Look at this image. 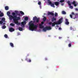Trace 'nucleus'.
<instances>
[{
	"instance_id": "39448f33",
	"label": "nucleus",
	"mask_w": 78,
	"mask_h": 78,
	"mask_svg": "<svg viewBox=\"0 0 78 78\" xmlns=\"http://www.w3.org/2000/svg\"><path fill=\"white\" fill-rule=\"evenodd\" d=\"M51 29V28L49 26H46L44 28L43 30L44 31H46L47 30H50Z\"/></svg>"
},
{
	"instance_id": "37998d69",
	"label": "nucleus",
	"mask_w": 78,
	"mask_h": 78,
	"mask_svg": "<svg viewBox=\"0 0 78 78\" xmlns=\"http://www.w3.org/2000/svg\"><path fill=\"white\" fill-rule=\"evenodd\" d=\"M70 30H72V27H70Z\"/></svg>"
},
{
	"instance_id": "bb28decb",
	"label": "nucleus",
	"mask_w": 78,
	"mask_h": 78,
	"mask_svg": "<svg viewBox=\"0 0 78 78\" xmlns=\"http://www.w3.org/2000/svg\"><path fill=\"white\" fill-rule=\"evenodd\" d=\"M65 23L66 24V25H69V22L68 21L67 22H65Z\"/></svg>"
},
{
	"instance_id": "4c0bfd02",
	"label": "nucleus",
	"mask_w": 78,
	"mask_h": 78,
	"mask_svg": "<svg viewBox=\"0 0 78 78\" xmlns=\"http://www.w3.org/2000/svg\"><path fill=\"white\" fill-rule=\"evenodd\" d=\"M70 16L71 18H73V16L72 15H70Z\"/></svg>"
},
{
	"instance_id": "4468645a",
	"label": "nucleus",
	"mask_w": 78,
	"mask_h": 78,
	"mask_svg": "<svg viewBox=\"0 0 78 78\" xmlns=\"http://www.w3.org/2000/svg\"><path fill=\"white\" fill-rule=\"evenodd\" d=\"M5 10H8L9 9V7L8 6H6L5 7Z\"/></svg>"
},
{
	"instance_id": "ddd939ff",
	"label": "nucleus",
	"mask_w": 78,
	"mask_h": 78,
	"mask_svg": "<svg viewBox=\"0 0 78 78\" xmlns=\"http://www.w3.org/2000/svg\"><path fill=\"white\" fill-rule=\"evenodd\" d=\"M39 27L40 28H43L44 27L41 24H39Z\"/></svg>"
},
{
	"instance_id": "7c9ffc66",
	"label": "nucleus",
	"mask_w": 78,
	"mask_h": 78,
	"mask_svg": "<svg viewBox=\"0 0 78 78\" xmlns=\"http://www.w3.org/2000/svg\"><path fill=\"white\" fill-rule=\"evenodd\" d=\"M64 2V0H60V3H62L63 2Z\"/></svg>"
},
{
	"instance_id": "9d476101",
	"label": "nucleus",
	"mask_w": 78,
	"mask_h": 78,
	"mask_svg": "<svg viewBox=\"0 0 78 78\" xmlns=\"http://www.w3.org/2000/svg\"><path fill=\"white\" fill-rule=\"evenodd\" d=\"M9 31L10 32H12V31H14V29L13 28H9Z\"/></svg>"
},
{
	"instance_id": "79ce46f5",
	"label": "nucleus",
	"mask_w": 78,
	"mask_h": 78,
	"mask_svg": "<svg viewBox=\"0 0 78 78\" xmlns=\"http://www.w3.org/2000/svg\"><path fill=\"white\" fill-rule=\"evenodd\" d=\"M58 30H62V29L61 27H59V28H58Z\"/></svg>"
},
{
	"instance_id": "09e8293b",
	"label": "nucleus",
	"mask_w": 78,
	"mask_h": 78,
	"mask_svg": "<svg viewBox=\"0 0 78 78\" xmlns=\"http://www.w3.org/2000/svg\"><path fill=\"white\" fill-rule=\"evenodd\" d=\"M5 23H3V25H5Z\"/></svg>"
},
{
	"instance_id": "cd10ccee",
	"label": "nucleus",
	"mask_w": 78,
	"mask_h": 78,
	"mask_svg": "<svg viewBox=\"0 0 78 78\" xmlns=\"http://www.w3.org/2000/svg\"><path fill=\"white\" fill-rule=\"evenodd\" d=\"M62 14H66V12L64 11H62Z\"/></svg>"
},
{
	"instance_id": "473e14b6",
	"label": "nucleus",
	"mask_w": 78,
	"mask_h": 78,
	"mask_svg": "<svg viewBox=\"0 0 78 78\" xmlns=\"http://www.w3.org/2000/svg\"><path fill=\"white\" fill-rule=\"evenodd\" d=\"M74 16H78V14L77 13H76L74 14Z\"/></svg>"
},
{
	"instance_id": "49530a36",
	"label": "nucleus",
	"mask_w": 78,
	"mask_h": 78,
	"mask_svg": "<svg viewBox=\"0 0 78 78\" xmlns=\"http://www.w3.org/2000/svg\"><path fill=\"white\" fill-rule=\"evenodd\" d=\"M75 18H76V16H75L74 18H73V19H75Z\"/></svg>"
},
{
	"instance_id": "f03ea898",
	"label": "nucleus",
	"mask_w": 78,
	"mask_h": 78,
	"mask_svg": "<svg viewBox=\"0 0 78 78\" xmlns=\"http://www.w3.org/2000/svg\"><path fill=\"white\" fill-rule=\"evenodd\" d=\"M29 30L31 31H36L37 28V26L36 25H34V23H33V21H31L29 23Z\"/></svg>"
},
{
	"instance_id": "f3484780",
	"label": "nucleus",
	"mask_w": 78,
	"mask_h": 78,
	"mask_svg": "<svg viewBox=\"0 0 78 78\" xmlns=\"http://www.w3.org/2000/svg\"><path fill=\"white\" fill-rule=\"evenodd\" d=\"M24 19L26 21H27L28 20V17H26L24 18Z\"/></svg>"
},
{
	"instance_id": "393cba45",
	"label": "nucleus",
	"mask_w": 78,
	"mask_h": 78,
	"mask_svg": "<svg viewBox=\"0 0 78 78\" xmlns=\"http://www.w3.org/2000/svg\"><path fill=\"white\" fill-rule=\"evenodd\" d=\"M20 13L21 14H22V15H24V12L22 11H20Z\"/></svg>"
},
{
	"instance_id": "8fccbe9b",
	"label": "nucleus",
	"mask_w": 78,
	"mask_h": 78,
	"mask_svg": "<svg viewBox=\"0 0 78 78\" xmlns=\"http://www.w3.org/2000/svg\"><path fill=\"white\" fill-rule=\"evenodd\" d=\"M48 1H50V0H48Z\"/></svg>"
},
{
	"instance_id": "c756f323",
	"label": "nucleus",
	"mask_w": 78,
	"mask_h": 78,
	"mask_svg": "<svg viewBox=\"0 0 78 78\" xmlns=\"http://www.w3.org/2000/svg\"><path fill=\"white\" fill-rule=\"evenodd\" d=\"M55 17H56L57 16H58V13L56 12L55 13Z\"/></svg>"
},
{
	"instance_id": "b1692460",
	"label": "nucleus",
	"mask_w": 78,
	"mask_h": 78,
	"mask_svg": "<svg viewBox=\"0 0 78 78\" xmlns=\"http://www.w3.org/2000/svg\"><path fill=\"white\" fill-rule=\"evenodd\" d=\"M72 44V43L69 44H68V47H71Z\"/></svg>"
},
{
	"instance_id": "2eb2a0df",
	"label": "nucleus",
	"mask_w": 78,
	"mask_h": 78,
	"mask_svg": "<svg viewBox=\"0 0 78 78\" xmlns=\"http://www.w3.org/2000/svg\"><path fill=\"white\" fill-rule=\"evenodd\" d=\"M10 46H11V47H14V44H12V43H10Z\"/></svg>"
},
{
	"instance_id": "aec40b11",
	"label": "nucleus",
	"mask_w": 78,
	"mask_h": 78,
	"mask_svg": "<svg viewBox=\"0 0 78 78\" xmlns=\"http://www.w3.org/2000/svg\"><path fill=\"white\" fill-rule=\"evenodd\" d=\"M4 16V14L2 12H1L0 14V17H3Z\"/></svg>"
},
{
	"instance_id": "423d86ee",
	"label": "nucleus",
	"mask_w": 78,
	"mask_h": 78,
	"mask_svg": "<svg viewBox=\"0 0 78 78\" xmlns=\"http://www.w3.org/2000/svg\"><path fill=\"white\" fill-rule=\"evenodd\" d=\"M26 23L27 22L25 21L21 22V26L22 27H25V25H26Z\"/></svg>"
},
{
	"instance_id": "a19ab883",
	"label": "nucleus",
	"mask_w": 78,
	"mask_h": 78,
	"mask_svg": "<svg viewBox=\"0 0 78 78\" xmlns=\"http://www.w3.org/2000/svg\"><path fill=\"white\" fill-rule=\"evenodd\" d=\"M43 24H44V22H41V25H43Z\"/></svg>"
},
{
	"instance_id": "72a5a7b5",
	"label": "nucleus",
	"mask_w": 78,
	"mask_h": 78,
	"mask_svg": "<svg viewBox=\"0 0 78 78\" xmlns=\"http://www.w3.org/2000/svg\"><path fill=\"white\" fill-rule=\"evenodd\" d=\"M52 4V3L51 2L49 1V4L50 5H51Z\"/></svg>"
},
{
	"instance_id": "7ed1b4c3",
	"label": "nucleus",
	"mask_w": 78,
	"mask_h": 78,
	"mask_svg": "<svg viewBox=\"0 0 78 78\" xmlns=\"http://www.w3.org/2000/svg\"><path fill=\"white\" fill-rule=\"evenodd\" d=\"M62 18H60L58 21H55L53 22V23H52V27H54L55 26V25H59L60 23H62Z\"/></svg>"
},
{
	"instance_id": "2f4dec72",
	"label": "nucleus",
	"mask_w": 78,
	"mask_h": 78,
	"mask_svg": "<svg viewBox=\"0 0 78 78\" xmlns=\"http://www.w3.org/2000/svg\"><path fill=\"white\" fill-rule=\"evenodd\" d=\"M6 26H3V27H2V28L3 29H5V28H6Z\"/></svg>"
},
{
	"instance_id": "f8f14e48",
	"label": "nucleus",
	"mask_w": 78,
	"mask_h": 78,
	"mask_svg": "<svg viewBox=\"0 0 78 78\" xmlns=\"http://www.w3.org/2000/svg\"><path fill=\"white\" fill-rule=\"evenodd\" d=\"M72 5H74V6H77V5L76 4V2H75V1H73L72 3Z\"/></svg>"
},
{
	"instance_id": "58836bf2",
	"label": "nucleus",
	"mask_w": 78,
	"mask_h": 78,
	"mask_svg": "<svg viewBox=\"0 0 78 78\" xmlns=\"http://www.w3.org/2000/svg\"><path fill=\"white\" fill-rule=\"evenodd\" d=\"M52 23H53L51 22H50V23H49V25H52Z\"/></svg>"
},
{
	"instance_id": "dca6fc26",
	"label": "nucleus",
	"mask_w": 78,
	"mask_h": 78,
	"mask_svg": "<svg viewBox=\"0 0 78 78\" xmlns=\"http://www.w3.org/2000/svg\"><path fill=\"white\" fill-rule=\"evenodd\" d=\"M15 12L17 15H19V16H20V14H18V13H19V12H18L17 11H15Z\"/></svg>"
},
{
	"instance_id": "de8ad7c7",
	"label": "nucleus",
	"mask_w": 78,
	"mask_h": 78,
	"mask_svg": "<svg viewBox=\"0 0 78 78\" xmlns=\"http://www.w3.org/2000/svg\"><path fill=\"white\" fill-rule=\"evenodd\" d=\"M61 38H62V37H59V39H61Z\"/></svg>"
},
{
	"instance_id": "9b49d317",
	"label": "nucleus",
	"mask_w": 78,
	"mask_h": 78,
	"mask_svg": "<svg viewBox=\"0 0 78 78\" xmlns=\"http://www.w3.org/2000/svg\"><path fill=\"white\" fill-rule=\"evenodd\" d=\"M54 4H55L56 6H58L59 5V2H55Z\"/></svg>"
},
{
	"instance_id": "c03bdc74",
	"label": "nucleus",
	"mask_w": 78,
	"mask_h": 78,
	"mask_svg": "<svg viewBox=\"0 0 78 78\" xmlns=\"http://www.w3.org/2000/svg\"><path fill=\"white\" fill-rule=\"evenodd\" d=\"M75 10H76V11H78V9L76 8V9H75Z\"/></svg>"
},
{
	"instance_id": "a211bd4d",
	"label": "nucleus",
	"mask_w": 78,
	"mask_h": 78,
	"mask_svg": "<svg viewBox=\"0 0 78 78\" xmlns=\"http://www.w3.org/2000/svg\"><path fill=\"white\" fill-rule=\"evenodd\" d=\"M47 19V18L45 17H44L43 19V20L44 22H45Z\"/></svg>"
},
{
	"instance_id": "4be33fe9",
	"label": "nucleus",
	"mask_w": 78,
	"mask_h": 78,
	"mask_svg": "<svg viewBox=\"0 0 78 78\" xmlns=\"http://www.w3.org/2000/svg\"><path fill=\"white\" fill-rule=\"evenodd\" d=\"M4 37H5V38H8V35H7V34H5L4 35Z\"/></svg>"
},
{
	"instance_id": "c85d7f7f",
	"label": "nucleus",
	"mask_w": 78,
	"mask_h": 78,
	"mask_svg": "<svg viewBox=\"0 0 78 78\" xmlns=\"http://www.w3.org/2000/svg\"><path fill=\"white\" fill-rule=\"evenodd\" d=\"M27 61L28 62H31V59H29Z\"/></svg>"
},
{
	"instance_id": "1a4fd4ad",
	"label": "nucleus",
	"mask_w": 78,
	"mask_h": 78,
	"mask_svg": "<svg viewBox=\"0 0 78 78\" xmlns=\"http://www.w3.org/2000/svg\"><path fill=\"white\" fill-rule=\"evenodd\" d=\"M51 22H56V19L55 18V17H53L52 18H51Z\"/></svg>"
},
{
	"instance_id": "6ab92c4d",
	"label": "nucleus",
	"mask_w": 78,
	"mask_h": 78,
	"mask_svg": "<svg viewBox=\"0 0 78 78\" xmlns=\"http://www.w3.org/2000/svg\"><path fill=\"white\" fill-rule=\"evenodd\" d=\"M18 30L20 31H23V28L21 27H19Z\"/></svg>"
},
{
	"instance_id": "3c124183",
	"label": "nucleus",
	"mask_w": 78,
	"mask_h": 78,
	"mask_svg": "<svg viewBox=\"0 0 78 78\" xmlns=\"http://www.w3.org/2000/svg\"><path fill=\"white\" fill-rule=\"evenodd\" d=\"M0 13H1V11H0Z\"/></svg>"
},
{
	"instance_id": "f704fd0d",
	"label": "nucleus",
	"mask_w": 78,
	"mask_h": 78,
	"mask_svg": "<svg viewBox=\"0 0 78 78\" xmlns=\"http://www.w3.org/2000/svg\"><path fill=\"white\" fill-rule=\"evenodd\" d=\"M3 22L2 21H0V24H2L3 23Z\"/></svg>"
},
{
	"instance_id": "20e7f679",
	"label": "nucleus",
	"mask_w": 78,
	"mask_h": 78,
	"mask_svg": "<svg viewBox=\"0 0 78 78\" xmlns=\"http://www.w3.org/2000/svg\"><path fill=\"white\" fill-rule=\"evenodd\" d=\"M39 19H40L39 18H37L36 16H35L33 19V20L34 21V22H33V23H35V22L38 23L39 22Z\"/></svg>"
},
{
	"instance_id": "5701e85b",
	"label": "nucleus",
	"mask_w": 78,
	"mask_h": 78,
	"mask_svg": "<svg viewBox=\"0 0 78 78\" xmlns=\"http://www.w3.org/2000/svg\"><path fill=\"white\" fill-rule=\"evenodd\" d=\"M10 26H12V27H14V25H15V24L13 23H11L10 24Z\"/></svg>"
},
{
	"instance_id": "c9c22d12",
	"label": "nucleus",
	"mask_w": 78,
	"mask_h": 78,
	"mask_svg": "<svg viewBox=\"0 0 78 78\" xmlns=\"http://www.w3.org/2000/svg\"><path fill=\"white\" fill-rule=\"evenodd\" d=\"M38 4L39 5H41V2H38Z\"/></svg>"
},
{
	"instance_id": "0eeeda50",
	"label": "nucleus",
	"mask_w": 78,
	"mask_h": 78,
	"mask_svg": "<svg viewBox=\"0 0 78 78\" xmlns=\"http://www.w3.org/2000/svg\"><path fill=\"white\" fill-rule=\"evenodd\" d=\"M67 3H68V4L69 5V6H69L70 8H71V9H73V6L71 5V4L70 3V1H68L67 2Z\"/></svg>"
},
{
	"instance_id": "a18cd8bd",
	"label": "nucleus",
	"mask_w": 78,
	"mask_h": 78,
	"mask_svg": "<svg viewBox=\"0 0 78 78\" xmlns=\"http://www.w3.org/2000/svg\"><path fill=\"white\" fill-rule=\"evenodd\" d=\"M45 61H47V58H45Z\"/></svg>"
},
{
	"instance_id": "6e6552de",
	"label": "nucleus",
	"mask_w": 78,
	"mask_h": 78,
	"mask_svg": "<svg viewBox=\"0 0 78 78\" xmlns=\"http://www.w3.org/2000/svg\"><path fill=\"white\" fill-rule=\"evenodd\" d=\"M48 16H50V15H51V16H54V13H53L52 12H49L48 13Z\"/></svg>"
},
{
	"instance_id": "412c9836",
	"label": "nucleus",
	"mask_w": 78,
	"mask_h": 78,
	"mask_svg": "<svg viewBox=\"0 0 78 78\" xmlns=\"http://www.w3.org/2000/svg\"><path fill=\"white\" fill-rule=\"evenodd\" d=\"M2 21H3V22H5V18H2L1 19Z\"/></svg>"
},
{
	"instance_id": "a878e982",
	"label": "nucleus",
	"mask_w": 78,
	"mask_h": 78,
	"mask_svg": "<svg viewBox=\"0 0 78 78\" xmlns=\"http://www.w3.org/2000/svg\"><path fill=\"white\" fill-rule=\"evenodd\" d=\"M51 5V6L52 7L55 8V5H54V4H52Z\"/></svg>"
},
{
	"instance_id": "e433bc0d",
	"label": "nucleus",
	"mask_w": 78,
	"mask_h": 78,
	"mask_svg": "<svg viewBox=\"0 0 78 78\" xmlns=\"http://www.w3.org/2000/svg\"><path fill=\"white\" fill-rule=\"evenodd\" d=\"M65 21H66L65 22H68L69 20H68V19H66Z\"/></svg>"
},
{
	"instance_id": "f257e3e1",
	"label": "nucleus",
	"mask_w": 78,
	"mask_h": 78,
	"mask_svg": "<svg viewBox=\"0 0 78 78\" xmlns=\"http://www.w3.org/2000/svg\"><path fill=\"white\" fill-rule=\"evenodd\" d=\"M11 13L9 12H7V16H8L9 17V20H12L16 24V25H20V23H19V20H20V17H17V16H16V13L13 12H12V16L10 15Z\"/></svg>"
},
{
	"instance_id": "ea45409f",
	"label": "nucleus",
	"mask_w": 78,
	"mask_h": 78,
	"mask_svg": "<svg viewBox=\"0 0 78 78\" xmlns=\"http://www.w3.org/2000/svg\"><path fill=\"white\" fill-rule=\"evenodd\" d=\"M71 14H72V15H75V13L73 12H72Z\"/></svg>"
},
{
	"instance_id": "603ef678",
	"label": "nucleus",
	"mask_w": 78,
	"mask_h": 78,
	"mask_svg": "<svg viewBox=\"0 0 78 78\" xmlns=\"http://www.w3.org/2000/svg\"><path fill=\"white\" fill-rule=\"evenodd\" d=\"M58 25H57V27H58Z\"/></svg>"
}]
</instances>
